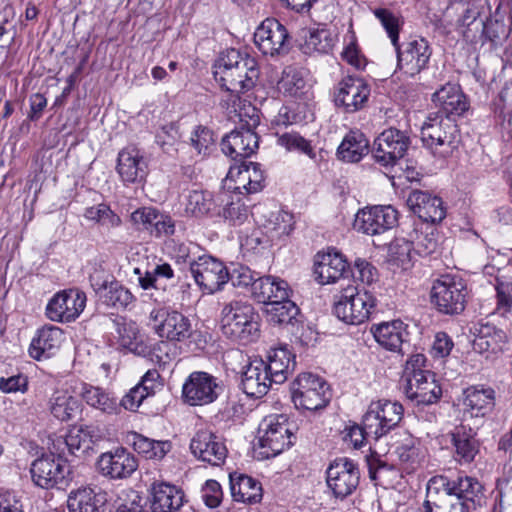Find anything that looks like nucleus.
<instances>
[{"label": "nucleus", "instance_id": "2eb2a0df", "mask_svg": "<svg viewBox=\"0 0 512 512\" xmlns=\"http://www.w3.org/2000/svg\"><path fill=\"white\" fill-rule=\"evenodd\" d=\"M359 481V467L347 457L336 458L326 470L327 486L336 498L344 499L353 494Z\"/></svg>", "mask_w": 512, "mask_h": 512}, {"label": "nucleus", "instance_id": "7c9ffc66", "mask_svg": "<svg viewBox=\"0 0 512 512\" xmlns=\"http://www.w3.org/2000/svg\"><path fill=\"white\" fill-rule=\"evenodd\" d=\"M108 502V494L98 488L80 487L72 490L67 499L69 512H101Z\"/></svg>", "mask_w": 512, "mask_h": 512}, {"label": "nucleus", "instance_id": "6e6552de", "mask_svg": "<svg viewBox=\"0 0 512 512\" xmlns=\"http://www.w3.org/2000/svg\"><path fill=\"white\" fill-rule=\"evenodd\" d=\"M291 398L297 409L316 411L330 400L326 381L312 373H302L291 383Z\"/></svg>", "mask_w": 512, "mask_h": 512}, {"label": "nucleus", "instance_id": "ddd939ff", "mask_svg": "<svg viewBox=\"0 0 512 512\" xmlns=\"http://www.w3.org/2000/svg\"><path fill=\"white\" fill-rule=\"evenodd\" d=\"M404 409L399 402L378 400L372 402L363 416V424L373 439L378 440L401 422Z\"/></svg>", "mask_w": 512, "mask_h": 512}, {"label": "nucleus", "instance_id": "c85d7f7f", "mask_svg": "<svg viewBox=\"0 0 512 512\" xmlns=\"http://www.w3.org/2000/svg\"><path fill=\"white\" fill-rule=\"evenodd\" d=\"M272 383L274 381L270 379V375L266 371L264 360L256 359L250 362L243 372L241 388L247 396L261 398L268 393Z\"/></svg>", "mask_w": 512, "mask_h": 512}, {"label": "nucleus", "instance_id": "0eeeda50", "mask_svg": "<svg viewBox=\"0 0 512 512\" xmlns=\"http://www.w3.org/2000/svg\"><path fill=\"white\" fill-rule=\"evenodd\" d=\"M292 432L285 415H268L258 427L259 455L268 459L282 453L292 442Z\"/></svg>", "mask_w": 512, "mask_h": 512}, {"label": "nucleus", "instance_id": "09e8293b", "mask_svg": "<svg viewBox=\"0 0 512 512\" xmlns=\"http://www.w3.org/2000/svg\"><path fill=\"white\" fill-rule=\"evenodd\" d=\"M267 319L276 325L290 324L299 313L297 305L289 298L269 303L265 309Z\"/></svg>", "mask_w": 512, "mask_h": 512}, {"label": "nucleus", "instance_id": "e433bc0d", "mask_svg": "<svg viewBox=\"0 0 512 512\" xmlns=\"http://www.w3.org/2000/svg\"><path fill=\"white\" fill-rule=\"evenodd\" d=\"M290 292L289 285L285 280L268 275L256 279L253 283L252 296L257 302L268 306L271 302L286 300L290 297Z\"/></svg>", "mask_w": 512, "mask_h": 512}, {"label": "nucleus", "instance_id": "49530a36", "mask_svg": "<svg viewBox=\"0 0 512 512\" xmlns=\"http://www.w3.org/2000/svg\"><path fill=\"white\" fill-rule=\"evenodd\" d=\"M79 406V401L65 390H56L49 399V410L60 421L71 420Z\"/></svg>", "mask_w": 512, "mask_h": 512}, {"label": "nucleus", "instance_id": "20e7f679", "mask_svg": "<svg viewBox=\"0 0 512 512\" xmlns=\"http://www.w3.org/2000/svg\"><path fill=\"white\" fill-rule=\"evenodd\" d=\"M421 139L435 156L449 157L460 143L458 125L454 118L430 113L422 125Z\"/></svg>", "mask_w": 512, "mask_h": 512}, {"label": "nucleus", "instance_id": "79ce46f5", "mask_svg": "<svg viewBox=\"0 0 512 512\" xmlns=\"http://www.w3.org/2000/svg\"><path fill=\"white\" fill-rule=\"evenodd\" d=\"M369 141L360 130H351L337 149V156L347 163H357L369 153Z\"/></svg>", "mask_w": 512, "mask_h": 512}, {"label": "nucleus", "instance_id": "13d9d810", "mask_svg": "<svg viewBox=\"0 0 512 512\" xmlns=\"http://www.w3.org/2000/svg\"><path fill=\"white\" fill-rule=\"evenodd\" d=\"M278 144L284 147L288 151H299L311 159L316 157V154L310 144L305 138H303L300 134L294 132L283 133L279 135Z\"/></svg>", "mask_w": 512, "mask_h": 512}, {"label": "nucleus", "instance_id": "f03ea898", "mask_svg": "<svg viewBox=\"0 0 512 512\" xmlns=\"http://www.w3.org/2000/svg\"><path fill=\"white\" fill-rule=\"evenodd\" d=\"M257 61L248 54H242L236 49H228L220 53L213 64V76L222 89L227 91V99L222 100V106L229 113H234L242 120L240 93L251 90L258 78Z\"/></svg>", "mask_w": 512, "mask_h": 512}, {"label": "nucleus", "instance_id": "f257e3e1", "mask_svg": "<svg viewBox=\"0 0 512 512\" xmlns=\"http://www.w3.org/2000/svg\"><path fill=\"white\" fill-rule=\"evenodd\" d=\"M484 502L482 484L474 477L435 475L426 486L423 512H474Z\"/></svg>", "mask_w": 512, "mask_h": 512}, {"label": "nucleus", "instance_id": "680f3d73", "mask_svg": "<svg viewBox=\"0 0 512 512\" xmlns=\"http://www.w3.org/2000/svg\"><path fill=\"white\" fill-rule=\"evenodd\" d=\"M414 249L413 243L403 238L395 239L389 247V256L393 262L403 269H407L411 261V253Z\"/></svg>", "mask_w": 512, "mask_h": 512}, {"label": "nucleus", "instance_id": "b1692460", "mask_svg": "<svg viewBox=\"0 0 512 512\" xmlns=\"http://www.w3.org/2000/svg\"><path fill=\"white\" fill-rule=\"evenodd\" d=\"M192 454L212 466H220L225 462L228 450L223 439L210 430H199L190 442Z\"/></svg>", "mask_w": 512, "mask_h": 512}, {"label": "nucleus", "instance_id": "5fc2aeb1", "mask_svg": "<svg viewBox=\"0 0 512 512\" xmlns=\"http://www.w3.org/2000/svg\"><path fill=\"white\" fill-rule=\"evenodd\" d=\"M84 216L88 220L95 221L107 228H117L122 224L120 216L104 203L88 207L85 210Z\"/></svg>", "mask_w": 512, "mask_h": 512}, {"label": "nucleus", "instance_id": "6ab92c4d", "mask_svg": "<svg viewBox=\"0 0 512 512\" xmlns=\"http://www.w3.org/2000/svg\"><path fill=\"white\" fill-rule=\"evenodd\" d=\"M397 222L398 211L391 205L372 206L357 212L353 227L357 232L374 236L392 229Z\"/></svg>", "mask_w": 512, "mask_h": 512}, {"label": "nucleus", "instance_id": "69168bd1", "mask_svg": "<svg viewBox=\"0 0 512 512\" xmlns=\"http://www.w3.org/2000/svg\"><path fill=\"white\" fill-rule=\"evenodd\" d=\"M201 497L207 507H218L223 499L221 485L216 480H207L201 489Z\"/></svg>", "mask_w": 512, "mask_h": 512}, {"label": "nucleus", "instance_id": "a19ab883", "mask_svg": "<svg viewBox=\"0 0 512 512\" xmlns=\"http://www.w3.org/2000/svg\"><path fill=\"white\" fill-rule=\"evenodd\" d=\"M92 437L87 428L73 427L67 434L57 437L52 444V449L60 454L65 455V449L71 455H77L78 452L84 453L91 448Z\"/></svg>", "mask_w": 512, "mask_h": 512}, {"label": "nucleus", "instance_id": "c9c22d12", "mask_svg": "<svg viewBox=\"0 0 512 512\" xmlns=\"http://www.w3.org/2000/svg\"><path fill=\"white\" fill-rule=\"evenodd\" d=\"M463 406L472 417H484L495 406V391L484 385L470 386L464 390Z\"/></svg>", "mask_w": 512, "mask_h": 512}, {"label": "nucleus", "instance_id": "dca6fc26", "mask_svg": "<svg viewBox=\"0 0 512 512\" xmlns=\"http://www.w3.org/2000/svg\"><path fill=\"white\" fill-rule=\"evenodd\" d=\"M130 222L135 229L145 231L156 239L169 238L176 232L175 220L152 206L137 208L130 214Z\"/></svg>", "mask_w": 512, "mask_h": 512}, {"label": "nucleus", "instance_id": "f704fd0d", "mask_svg": "<svg viewBox=\"0 0 512 512\" xmlns=\"http://www.w3.org/2000/svg\"><path fill=\"white\" fill-rule=\"evenodd\" d=\"M371 332L380 346L393 352H400L408 337L407 325L401 320L373 325Z\"/></svg>", "mask_w": 512, "mask_h": 512}, {"label": "nucleus", "instance_id": "3c124183", "mask_svg": "<svg viewBox=\"0 0 512 512\" xmlns=\"http://www.w3.org/2000/svg\"><path fill=\"white\" fill-rule=\"evenodd\" d=\"M403 469L408 473L414 471L420 464L421 452L419 441L414 437H407L395 451Z\"/></svg>", "mask_w": 512, "mask_h": 512}, {"label": "nucleus", "instance_id": "e2e57ef3", "mask_svg": "<svg viewBox=\"0 0 512 512\" xmlns=\"http://www.w3.org/2000/svg\"><path fill=\"white\" fill-rule=\"evenodd\" d=\"M112 323L122 345L125 347H131L139 335L136 323L132 321L127 322L123 317L115 318Z\"/></svg>", "mask_w": 512, "mask_h": 512}, {"label": "nucleus", "instance_id": "412c9836", "mask_svg": "<svg viewBox=\"0 0 512 512\" xmlns=\"http://www.w3.org/2000/svg\"><path fill=\"white\" fill-rule=\"evenodd\" d=\"M369 96V85L358 77L347 76L334 87V103L345 113L363 109Z\"/></svg>", "mask_w": 512, "mask_h": 512}, {"label": "nucleus", "instance_id": "393cba45", "mask_svg": "<svg viewBox=\"0 0 512 512\" xmlns=\"http://www.w3.org/2000/svg\"><path fill=\"white\" fill-rule=\"evenodd\" d=\"M99 473L109 479H125L137 469L138 462L133 454L125 448L102 453L97 460Z\"/></svg>", "mask_w": 512, "mask_h": 512}, {"label": "nucleus", "instance_id": "c756f323", "mask_svg": "<svg viewBox=\"0 0 512 512\" xmlns=\"http://www.w3.org/2000/svg\"><path fill=\"white\" fill-rule=\"evenodd\" d=\"M438 111L444 117L460 116L468 110L469 104L460 87L454 84H447L437 90L432 97Z\"/></svg>", "mask_w": 512, "mask_h": 512}, {"label": "nucleus", "instance_id": "6e6d98bb", "mask_svg": "<svg viewBox=\"0 0 512 512\" xmlns=\"http://www.w3.org/2000/svg\"><path fill=\"white\" fill-rule=\"evenodd\" d=\"M312 113L307 110L305 104H297L294 106H284L279 110L278 115L275 118L277 125H293L306 122Z\"/></svg>", "mask_w": 512, "mask_h": 512}, {"label": "nucleus", "instance_id": "58836bf2", "mask_svg": "<svg viewBox=\"0 0 512 512\" xmlns=\"http://www.w3.org/2000/svg\"><path fill=\"white\" fill-rule=\"evenodd\" d=\"M182 490L168 483H155L152 487L153 512H174L183 505Z\"/></svg>", "mask_w": 512, "mask_h": 512}, {"label": "nucleus", "instance_id": "c03bdc74", "mask_svg": "<svg viewBox=\"0 0 512 512\" xmlns=\"http://www.w3.org/2000/svg\"><path fill=\"white\" fill-rule=\"evenodd\" d=\"M506 333L489 323L482 324L473 341V347L480 353H498L503 350L506 343Z\"/></svg>", "mask_w": 512, "mask_h": 512}, {"label": "nucleus", "instance_id": "de8ad7c7", "mask_svg": "<svg viewBox=\"0 0 512 512\" xmlns=\"http://www.w3.org/2000/svg\"><path fill=\"white\" fill-rule=\"evenodd\" d=\"M255 45L265 55H283L291 48L290 34H251Z\"/></svg>", "mask_w": 512, "mask_h": 512}, {"label": "nucleus", "instance_id": "bb28decb", "mask_svg": "<svg viewBox=\"0 0 512 512\" xmlns=\"http://www.w3.org/2000/svg\"><path fill=\"white\" fill-rule=\"evenodd\" d=\"M116 170L125 184L139 183L146 177L148 165L139 149L127 147L118 154Z\"/></svg>", "mask_w": 512, "mask_h": 512}, {"label": "nucleus", "instance_id": "423d86ee", "mask_svg": "<svg viewBox=\"0 0 512 512\" xmlns=\"http://www.w3.org/2000/svg\"><path fill=\"white\" fill-rule=\"evenodd\" d=\"M468 290L465 281L451 274L441 275L431 288V302L444 314L455 315L464 311Z\"/></svg>", "mask_w": 512, "mask_h": 512}, {"label": "nucleus", "instance_id": "4468645a", "mask_svg": "<svg viewBox=\"0 0 512 512\" xmlns=\"http://www.w3.org/2000/svg\"><path fill=\"white\" fill-rule=\"evenodd\" d=\"M190 272L196 284L207 294L221 290L229 281L227 267L210 255H202L191 261Z\"/></svg>", "mask_w": 512, "mask_h": 512}, {"label": "nucleus", "instance_id": "1a4fd4ad", "mask_svg": "<svg viewBox=\"0 0 512 512\" xmlns=\"http://www.w3.org/2000/svg\"><path fill=\"white\" fill-rule=\"evenodd\" d=\"M149 325L163 339L182 342L193 333L190 319L183 313L165 306L154 307L149 313Z\"/></svg>", "mask_w": 512, "mask_h": 512}, {"label": "nucleus", "instance_id": "ea45409f", "mask_svg": "<svg viewBox=\"0 0 512 512\" xmlns=\"http://www.w3.org/2000/svg\"><path fill=\"white\" fill-rule=\"evenodd\" d=\"M230 489L233 499L237 502L254 504L262 499V486L256 479L245 475L230 473Z\"/></svg>", "mask_w": 512, "mask_h": 512}, {"label": "nucleus", "instance_id": "473e14b6", "mask_svg": "<svg viewBox=\"0 0 512 512\" xmlns=\"http://www.w3.org/2000/svg\"><path fill=\"white\" fill-rule=\"evenodd\" d=\"M255 215L257 222L263 226L271 238L287 236L294 229V217L289 212L280 209L267 210L265 207H259Z\"/></svg>", "mask_w": 512, "mask_h": 512}, {"label": "nucleus", "instance_id": "774afa93", "mask_svg": "<svg viewBox=\"0 0 512 512\" xmlns=\"http://www.w3.org/2000/svg\"><path fill=\"white\" fill-rule=\"evenodd\" d=\"M343 439L345 442L351 444L355 449L361 448L368 438H373L372 434L368 433L366 426L362 423V426L354 424L348 426L344 430Z\"/></svg>", "mask_w": 512, "mask_h": 512}, {"label": "nucleus", "instance_id": "052dcab7", "mask_svg": "<svg viewBox=\"0 0 512 512\" xmlns=\"http://www.w3.org/2000/svg\"><path fill=\"white\" fill-rule=\"evenodd\" d=\"M495 289L497 310L504 315L512 308V280L504 276L497 277Z\"/></svg>", "mask_w": 512, "mask_h": 512}, {"label": "nucleus", "instance_id": "864d4df0", "mask_svg": "<svg viewBox=\"0 0 512 512\" xmlns=\"http://www.w3.org/2000/svg\"><path fill=\"white\" fill-rule=\"evenodd\" d=\"M142 500L137 491L122 489L112 502L111 512H143Z\"/></svg>", "mask_w": 512, "mask_h": 512}, {"label": "nucleus", "instance_id": "bf43d9fd", "mask_svg": "<svg viewBox=\"0 0 512 512\" xmlns=\"http://www.w3.org/2000/svg\"><path fill=\"white\" fill-rule=\"evenodd\" d=\"M190 141L197 154L202 156L209 155L215 144L213 132L203 126H198L193 131Z\"/></svg>", "mask_w": 512, "mask_h": 512}, {"label": "nucleus", "instance_id": "7ed1b4c3", "mask_svg": "<svg viewBox=\"0 0 512 512\" xmlns=\"http://www.w3.org/2000/svg\"><path fill=\"white\" fill-rule=\"evenodd\" d=\"M220 327L224 336L242 344L255 342L260 337L259 314L246 301L226 303L221 310Z\"/></svg>", "mask_w": 512, "mask_h": 512}, {"label": "nucleus", "instance_id": "f8f14e48", "mask_svg": "<svg viewBox=\"0 0 512 512\" xmlns=\"http://www.w3.org/2000/svg\"><path fill=\"white\" fill-rule=\"evenodd\" d=\"M410 144L407 132L388 128L375 138L371 149L372 157L382 167H393L406 155Z\"/></svg>", "mask_w": 512, "mask_h": 512}, {"label": "nucleus", "instance_id": "39448f33", "mask_svg": "<svg viewBox=\"0 0 512 512\" xmlns=\"http://www.w3.org/2000/svg\"><path fill=\"white\" fill-rule=\"evenodd\" d=\"M374 308L375 298L369 291L348 285L335 296L333 312L344 323L359 325L369 319Z\"/></svg>", "mask_w": 512, "mask_h": 512}, {"label": "nucleus", "instance_id": "9b49d317", "mask_svg": "<svg viewBox=\"0 0 512 512\" xmlns=\"http://www.w3.org/2000/svg\"><path fill=\"white\" fill-rule=\"evenodd\" d=\"M249 109L252 111V114L248 111H242V120L239 118L243 122L245 116L249 117V120L245 121L247 127L243 125L241 128L231 131L223 137L221 142L222 151L234 160L250 157L259 146V137L252 130V128L259 124V117L256 114L255 107L249 106ZM242 110L245 109L242 108Z\"/></svg>", "mask_w": 512, "mask_h": 512}, {"label": "nucleus", "instance_id": "2f4dec72", "mask_svg": "<svg viewBox=\"0 0 512 512\" xmlns=\"http://www.w3.org/2000/svg\"><path fill=\"white\" fill-rule=\"evenodd\" d=\"M295 355L286 345L270 348L264 365L275 384L284 383L295 367Z\"/></svg>", "mask_w": 512, "mask_h": 512}, {"label": "nucleus", "instance_id": "f3484780", "mask_svg": "<svg viewBox=\"0 0 512 512\" xmlns=\"http://www.w3.org/2000/svg\"><path fill=\"white\" fill-rule=\"evenodd\" d=\"M219 390L216 377L207 372L194 371L183 384L182 399L190 406H205L218 398Z\"/></svg>", "mask_w": 512, "mask_h": 512}, {"label": "nucleus", "instance_id": "4d7b16f0", "mask_svg": "<svg viewBox=\"0 0 512 512\" xmlns=\"http://www.w3.org/2000/svg\"><path fill=\"white\" fill-rule=\"evenodd\" d=\"M221 215L229 224L239 226L247 221L250 215V210L249 206L243 201V199L236 195L235 200L232 198L231 201L227 202Z\"/></svg>", "mask_w": 512, "mask_h": 512}, {"label": "nucleus", "instance_id": "0e129e2a", "mask_svg": "<svg viewBox=\"0 0 512 512\" xmlns=\"http://www.w3.org/2000/svg\"><path fill=\"white\" fill-rule=\"evenodd\" d=\"M344 43L345 47L341 53L342 59L356 69H363L366 66V59L359 49L354 34L345 39Z\"/></svg>", "mask_w": 512, "mask_h": 512}, {"label": "nucleus", "instance_id": "4be33fe9", "mask_svg": "<svg viewBox=\"0 0 512 512\" xmlns=\"http://www.w3.org/2000/svg\"><path fill=\"white\" fill-rule=\"evenodd\" d=\"M86 295L77 290L58 292L48 302L46 316L54 322L74 321L84 310Z\"/></svg>", "mask_w": 512, "mask_h": 512}, {"label": "nucleus", "instance_id": "a211bd4d", "mask_svg": "<svg viewBox=\"0 0 512 512\" xmlns=\"http://www.w3.org/2000/svg\"><path fill=\"white\" fill-rule=\"evenodd\" d=\"M264 174L260 165L254 162H241L230 167L224 187L235 195H249L262 190Z\"/></svg>", "mask_w": 512, "mask_h": 512}, {"label": "nucleus", "instance_id": "72a5a7b5", "mask_svg": "<svg viewBox=\"0 0 512 512\" xmlns=\"http://www.w3.org/2000/svg\"><path fill=\"white\" fill-rule=\"evenodd\" d=\"M318 257L314 273L320 284L335 283L347 274L349 265L341 253L328 252Z\"/></svg>", "mask_w": 512, "mask_h": 512}, {"label": "nucleus", "instance_id": "a18cd8bd", "mask_svg": "<svg viewBox=\"0 0 512 512\" xmlns=\"http://www.w3.org/2000/svg\"><path fill=\"white\" fill-rule=\"evenodd\" d=\"M80 395L87 405L102 413L113 414L119 410L117 399L101 387L84 383Z\"/></svg>", "mask_w": 512, "mask_h": 512}, {"label": "nucleus", "instance_id": "cd10ccee", "mask_svg": "<svg viewBox=\"0 0 512 512\" xmlns=\"http://www.w3.org/2000/svg\"><path fill=\"white\" fill-rule=\"evenodd\" d=\"M63 340L61 328L46 325L38 329L29 346V355L35 360L48 359L59 350Z\"/></svg>", "mask_w": 512, "mask_h": 512}, {"label": "nucleus", "instance_id": "9d476101", "mask_svg": "<svg viewBox=\"0 0 512 512\" xmlns=\"http://www.w3.org/2000/svg\"><path fill=\"white\" fill-rule=\"evenodd\" d=\"M397 51L398 67L408 76H415L427 65L431 50L426 39L419 34H409L407 39L399 43V34H389Z\"/></svg>", "mask_w": 512, "mask_h": 512}, {"label": "nucleus", "instance_id": "aec40b11", "mask_svg": "<svg viewBox=\"0 0 512 512\" xmlns=\"http://www.w3.org/2000/svg\"><path fill=\"white\" fill-rule=\"evenodd\" d=\"M404 381V393L417 405H431L442 395V389L430 371L418 369L413 373L407 372Z\"/></svg>", "mask_w": 512, "mask_h": 512}, {"label": "nucleus", "instance_id": "4c0bfd02", "mask_svg": "<svg viewBox=\"0 0 512 512\" xmlns=\"http://www.w3.org/2000/svg\"><path fill=\"white\" fill-rule=\"evenodd\" d=\"M308 77L309 73L305 68L287 66L282 71L277 88L285 95L306 98L311 88Z\"/></svg>", "mask_w": 512, "mask_h": 512}, {"label": "nucleus", "instance_id": "8fccbe9b", "mask_svg": "<svg viewBox=\"0 0 512 512\" xmlns=\"http://www.w3.org/2000/svg\"><path fill=\"white\" fill-rule=\"evenodd\" d=\"M216 208L213 195L208 191L193 190L189 192L185 204V213L194 217L210 214Z\"/></svg>", "mask_w": 512, "mask_h": 512}, {"label": "nucleus", "instance_id": "37998d69", "mask_svg": "<svg viewBox=\"0 0 512 512\" xmlns=\"http://www.w3.org/2000/svg\"><path fill=\"white\" fill-rule=\"evenodd\" d=\"M455 448V460L460 464L472 462L479 452V443L475 439L472 429L458 426L451 433Z\"/></svg>", "mask_w": 512, "mask_h": 512}, {"label": "nucleus", "instance_id": "5701e85b", "mask_svg": "<svg viewBox=\"0 0 512 512\" xmlns=\"http://www.w3.org/2000/svg\"><path fill=\"white\" fill-rule=\"evenodd\" d=\"M30 472L37 486L49 489L65 479L69 467L60 454L56 457L52 452L34 460Z\"/></svg>", "mask_w": 512, "mask_h": 512}, {"label": "nucleus", "instance_id": "a878e982", "mask_svg": "<svg viewBox=\"0 0 512 512\" xmlns=\"http://www.w3.org/2000/svg\"><path fill=\"white\" fill-rule=\"evenodd\" d=\"M407 205L424 222L439 223L446 216L442 199L428 191H411Z\"/></svg>", "mask_w": 512, "mask_h": 512}, {"label": "nucleus", "instance_id": "603ef678", "mask_svg": "<svg viewBox=\"0 0 512 512\" xmlns=\"http://www.w3.org/2000/svg\"><path fill=\"white\" fill-rule=\"evenodd\" d=\"M101 299L108 306L114 308H126L135 301V297L130 290L116 280L110 281L105 292L101 294Z\"/></svg>", "mask_w": 512, "mask_h": 512}, {"label": "nucleus", "instance_id": "338daca9", "mask_svg": "<svg viewBox=\"0 0 512 512\" xmlns=\"http://www.w3.org/2000/svg\"><path fill=\"white\" fill-rule=\"evenodd\" d=\"M353 278L363 284L370 285L377 278L376 268L365 259H357L352 269Z\"/></svg>", "mask_w": 512, "mask_h": 512}]
</instances>
